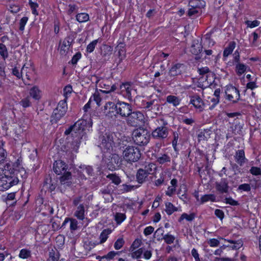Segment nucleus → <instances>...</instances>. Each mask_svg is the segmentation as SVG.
Segmentation results:
<instances>
[{
	"mask_svg": "<svg viewBox=\"0 0 261 261\" xmlns=\"http://www.w3.org/2000/svg\"><path fill=\"white\" fill-rule=\"evenodd\" d=\"M87 125V121L84 119H81L77 121L73 125V131H75L77 139H75L74 142L70 143L69 149L72 154L73 152L76 153L83 137L85 136V128Z\"/></svg>",
	"mask_w": 261,
	"mask_h": 261,
	"instance_id": "f257e3e1",
	"label": "nucleus"
},
{
	"mask_svg": "<svg viewBox=\"0 0 261 261\" xmlns=\"http://www.w3.org/2000/svg\"><path fill=\"white\" fill-rule=\"evenodd\" d=\"M150 134L147 129L139 127L133 132V139L139 146L147 145L150 140Z\"/></svg>",
	"mask_w": 261,
	"mask_h": 261,
	"instance_id": "f03ea898",
	"label": "nucleus"
},
{
	"mask_svg": "<svg viewBox=\"0 0 261 261\" xmlns=\"http://www.w3.org/2000/svg\"><path fill=\"white\" fill-rule=\"evenodd\" d=\"M123 156L128 162H137L141 158V153L139 148L136 146L125 145L123 147Z\"/></svg>",
	"mask_w": 261,
	"mask_h": 261,
	"instance_id": "7ed1b4c3",
	"label": "nucleus"
},
{
	"mask_svg": "<svg viewBox=\"0 0 261 261\" xmlns=\"http://www.w3.org/2000/svg\"><path fill=\"white\" fill-rule=\"evenodd\" d=\"M67 105L66 100L59 101L57 108L54 109L50 116V122L52 124H56L66 113Z\"/></svg>",
	"mask_w": 261,
	"mask_h": 261,
	"instance_id": "20e7f679",
	"label": "nucleus"
},
{
	"mask_svg": "<svg viewBox=\"0 0 261 261\" xmlns=\"http://www.w3.org/2000/svg\"><path fill=\"white\" fill-rule=\"evenodd\" d=\"M128 126L138 127L143 125L145 122V118L143 114L140 111H132L126 120Z\"/></svg>",
	"mask_w": 261,
	"mask_h": 261,
	"instance_id": "39448f33",
	"label": "nucleus"
},
{
	"mask_svg": "<svg viewBox=\"0 0 261 261\" xmlns=\"http://www.w3.org/2000/svg\"><path fill=\"white\" fill-rule=\"evenodd\" d=\"M19 181L18 175H3L0 178V191L8 190L13 186L16 185Z\"/></svg>",
	"mask_w": 261,
	"mask_h": 261,
	"instance_id": "423d86ee",
	"label": "nucleus"
},
{
	"mask_svg": "<svg viewBox=\"0 0 261 261\" xmlns=\"http://www.w3.org/2000/svg\"><path fill=\"white\" fill-rule=\"evenodd\" d=\"M19 165V160L13 165L9 163L0 162V175H18L19 171L14 167H18Z\"/></svg>",
	"mask_w": 261,
	"mask_h": 261,
	"instance_id": "0eeeda50",
	"label": "nucleus"
},
{
	"mask_svg": "<svg viewBox=\"0 0 261 261\" xmlns=\"http://www.w3.org/2000/svg\"><path fill=\"white\" fill-rule=\"evenodd\" d=\"M162 120L164 121L163 125L157 127L152 132L151 135L154 139L164 140L168 136L169 128L166 126L167 125V122Z\"/></svg>",
	"mask_w": 261,
	"mask_h": 261,
	"instance_id": "6e6552de",
	"label": "nucleus"
},
{
	"mask_svg": "<svg viewBox=\"0 0 261 261\" xmlns=\"http://www.w3.org/2000/svg\"><path fill=\"white\" fill-rule=\"evenodd\" d=\"M239 47L236 50L232 55V63L236 65V72L237 75H242L246 70L247 66L243 63H240V55L239 51Z\"/></svg>",
	"mask_w": 261,
	"mask_h": 261,
	"instance_id": "1a4fd4ad",
	"label": "nucleus"
},
{
	"mask_svg": "<svg viewBox=\"0 0 261 261\" xmlns=\"http://www.w3.org/2000/svg\"><path fill=\"white\" fill-rule=\"evenodd\" d=\"M116 109L117 110L118 116L122 118H126L133 111L132 106L125 102L118 101L116 103Z\"/></svg>",
	"mask_w": 261,
	"mask_h": 261,
	"instance_id": "9d476101",
	"label": "nucleus"
},
{
	"mask_svg": "<svg viewBox=\"0 0 261 261\" xmlns=\"http://www.w3.org/2000/svg\"><path fill=\"white\" fill-rule=\"evenodd\" d=\"M116 108V103L109 101L104 106L102 112L107 118L115 119L118 117V111Z\"/></svg>",
	"mask_w": 261,
	"mask_h": 261,
	"instance_id": "9b49d317",
	"label": "nucleus"
},
{
	"mask_svg": "<svg viewBox=\"0 0 261 261\" xmlns=\"http://www.w3.org/2000/svg\"><path fill=\"white\" fill-rule=\"evenodd\" d=\"M243 245V241L241 240L233 241L229 239V254L234 255L233 257H229V261H234L237 259L239 251Z\"/></svg>",
	"mask_w": 261,
	"mask_h": 261,
	"instance_id": "f8f14e48",
	"label": "nucleus"
},
{
	"mask_svg": "<svg viewBox=\"0 0 261 261\" xmlns=\"http://www.w3.org/2000/svg\"><path fill=\"white\" fill-rule=\"evenodd\" d=\"M99 140L101 142V147L110 149L112 147L113 143V134L110 132H107L99 137Z\"/></svg>",
	"mask_w": 261,
	"mask_h": 261,
	"instance_id": "ddd939ff",
	"label": "nucleus"
},
{
	"mask_svg": "<svg viewBox=\"0 0 261 261\" xmlns=\"http://www.w3.org/2000/svg\"><path fill=\"white\" fill-rule=\"evenodd\" d=\"M143 108L148 111H152L155 113L160 111L161 109L162 108L160 105L159 104L158 101L156 99H153L150 101L145 102L143 104Z\"/></svg>",
	"mask_w": 261,
	"mask_h": 261,
	"instance_id": "4468645a",
	"label": "nucleus"
},
{
	"mask_svg": "<svg viewBox=\"0 0 261 261\" xmlns=\"http://www.w3.org/2000/svg\"><path fill=\"white\" fill-rule=\"evenodd\" d=\"M74 37L72 35L67 36L63 40L60 53L62 55H65L68 52L69 47L71 45L74 41Z\"/></svg>",
	"mask_w": 261,
	"mask_h": 261,
	"instance_id": "2eb2a0df",
	"label": "nucleus"
},
{
	"mask_svg": "<svg viewBox=\"0 0 261 261\" xmlns=\"http://www.w3.org/2000/svg\"><path fill=\"white\" fill-rule=\"evenodd\" d=\"M190 97V103L192 104L195 108L198 110L199 112L203 111L204 103L200 97L198 95H194Z\"/></svg>",
	"mask_w": 261,
	"mask_h": 261,
	"instance_id": "dca6fc26",
	"label": "nucleus"
},
{
	"mask_svg": "<svg viewBox=\"0 0 261 261\" xmlns=\"http://www.w3.org/2000/svg\"><path fill=\"white\" fill-rule=\"evenodd\" d=\"M229 118H233L236 116L237 117V118L234 119L231 123L232 125L230 126L229 127H230L233 130L240 129V128L242 127V124L240 122L241 120L239 118V117L242 116L241 113L239 112L229 113Z\"/></svg>",
	"mask_w": 261,
	"mask_h": 261,
	"instance_id": "f3484780",
	"label": "nucleus"
},
{
	"mask_svg": "<svg viewBox=\"0 0 261 261\" xmlns=\"http://www.w3.org/2000/svg\"><path fill=\"white\" fill-rule=\"evenodd\" d=\"M67 165L61 160L56 161L54 164L53 170L58 175H62L63 173H65L67 171Z\"/></svg>",
	"mask_w": 261,
	"mask_h": 261,
	"instance_id": "a211bd4d",
	"label": "nucleus"
},
{
	"mask_svg": "<svg viewBox=\"0 0 261 261\" xmlns=\"http://www.w3.org/2000/svg\"><path fill=\"white\" fill-rule=\"evenodd\" d=\"M234 160L240 166H242L248 160L245 157V153L244 149H239L236 151L234 155Z\"/></svg>",
	"mask_w": 261,
	"mask_h": 261,
	"instance_id": "6ab92c4d",
	"label": "nucleus"
},
{
	"mask_svg": "<svg viewBox=\"0 0 261 261\" xmlns=\"http://www.w3.org/2000/svg\"><path fill=\"white\" fill-rule=\"evenodd\" d=\"M240 94L239 90L229 84V101H232L233 103L237 102L240 99Z\"/></svg>",
	"mask_w": 261,
	"mask_h": 261,
	"instance_id": "aec40b11",
	"label": "nucleus"
},
{
	"mask_svg": "<svg viewBox=\"0 0 261 261\" xmlns=\"http://www.w3.org/2000/svg\"><path fill=\"white\" fill-rule=\"evenodd\" d=\"M228 180L227 178H222L220 182L216 183V189L220 193L227 192L228 190Z\"/></svg>",
	"mask_w": 261,
	"mask_h": 261,
	"instance_id": "412c9836",
	"label": "nucleus"
},
{
	"mask_svg": "<svg viewBox=\"0 0 261 261\" xmlns=\"http://www.w3.org/2000/svg\"><path fill=\"white\" fill-rule=\"evenodd\" d=\"M121 162V160L118 154H113L108 166H110V168H112V169H115L119 167Z\"/></svg>",
	"mask_w": 261,
	"mask_h": 261,
	"instance_id": "4be33fe9",
	"label": "nucleus"
},
{
	"mask_svg": "<svg viewBox=\"0 0 261 261\" xmlns=\"http://www.w3.org/2000/svg\"><path fill=\"white\" fill-rule=\"evenodd\" d=\"M62 174L63 175L60 178L61 185L65 186H70L72 184V176L71 173L68 171H66L65 173H63Z\"/></svg>",
	"mask_w": 261,
	"mask_h": 261,
	"instance_id": "5701e85b",
	"label": "nucleus"
},
{
	"mask_svg": "<svg viewBox=\"0 0 261 261\" xmlns=\"http://www.w3.org/2000/svg\"><path fill=\"white\" fill-rule=\"evenodd\" d=\"M118 85V84L117 85L113 84L112 86H111L108 81H103L100 83L101 87L104 89L102 91L105 93H109L114 91L117 89Z\"/></svg>",
	"mask_w": 261,
	"mask_h": 261,
	"instance_id": "b1692460",
	"label": "nucleus"
},
{
	"mask_svg": "<svg viewBox=\"0 0 261 261\" xmlns=\"http://www.w3.org/2000/svg\"><path fill=\"white\" fill-rule=\"evenodd\" d=\"M202 50V46L201 44L198 43V40H194L190 48L191 53L196 55V57H199L198 55L199 54H201Z\"/></svg>",
	"mask_w": 261,
	"mask_h": 261,
	"instance_id": "393cba45",
	"label": "nucleus"
},
{
	"mask_svg": "<svg viewBox=\"0 0 261 261\" xmlns=\"http://www.w3.org/2000/svg\"><path fill=\"white\" fill-rule=\"evenodd\" d=\"M215 74L213 71L209 72V74L204 78L205 83V87L212 86L213 85H216L215 83Z\"/></svg>",
	"mask_w": 261,
	"mask_h": 261,
	"instance_id": "a878e982",
	"label": "nucleus"
},
{
	"mask_svg": "<svg viewBox=\"0 0 261 261\" xmlns=\"http://www.w3.org/2000/svg\"><path fill=\"white\" fill-rule=\"evenodd\" d=\"M148 176L143 169H139L136 174L137 180L139 184H143L146 181Z\"/></svg>",
	"mask_w": 261,
	"mask_h": 261,
	"instance_id": "bb28decb",
	"label": "nucleus"
},
{
	"mask_svg": "<svg viewBox=\"0 0 261 261\" xmlns=\"http://www.w3.org/2000/svg\"><path fill=\"white\" fill-rule=\"evenodd\" d=\"M74 216L79 220L85 219V207L83 204L79 205L74 213Z\"/></svg>",
	"mask_w": 261,
	"mask_h": 261,
	"instance_id": "cd10ccee",
	"label": "nucleus"
},
{
	"mask_svg": "<svg viewBox=\"0 0 261 261\" xmlns=\"http://www.w3.org/2000/svg\"><path fill=\"white\" fill-rule=\"evenodd\" d=\"M182 65V64L178 63L173 66L169 70V75L171 76H175L181 74V70H180V67Z\"/></svg>",
	"mask_w": 261,
	"mask_h": 261,
	"instance_id": "c85d7f7f",
	"label": "nucleus"
},
{
	"mask_svg": "<svg viewBox=\"0 0 261 261\" xmlns=\"http://www.w3.org/2000/svg\"><path fill=\"white\" fill-rule=\"evenodd\" d=\"M189 6L192 8L201 9L205 6V2L203 0H190Z\"/></svg>",
	"mask_w": 261,
	"mask_h": 261,
	"instance_id": "c756f323",
	"label": "nucleus"
},
{
	"mask_svg": "<svg viewBox=\"0 0 261 261\" xmlns=\"http://www.w3.org/2000/svg\"><path fill=\"white\" fill-rule=\"evenodd\" d=\"M181 99L174 95H168L166 98V101L169 103L172 104L174 107L178 106Z\"/></svg>",
	"mask_w": 261,
	"mask_h": 261,
	"instance_id": "7c9ffc66",
	"label": "nucleus"
},
{
	"mask_svg": "<svg viewBox=\"0 0 261 261\" xmlns=\"http://www.w3.org/2000/svg\"><path fill=\"white\" fill-rule=\"evenodd\" d=\"M36 100H38L41 97L40 91L38 87L34 86L30 91V96Z\"/></svg>",
	"mask_w": 261,
	"mask_h": 261,
	"instance_id": "2f4dec72",
	"label": "nucleus"
},
{
	"mask_svg": "<svg viewBox=\"0 0 261 261\" xmlns=\"http://www.w3.org/2000/svg\"><path fill=\"white\" fill-rule=\"evenodd\" d=\"M156 166L153 163H149L144 167L143 171L148 175L149 174H153L156 170Z\"/></svg>",
	"mask_w": 261,
	"mask_h": 261,
	"instance_id": "473e14b6",
	"label": "nucleus"
},
{
	"mask_svg": "<svg viewBox=\"0 0 261 261\" xmlns=\"http://www.w3.org/2000/svg\"><path fill=\"white\" fill-rule=\"evenodd\" d=\"M165 211L168 215H171L174 212L178 211V208L170 202H166L165 203Z\"/></svg>",
	"mask_w": 261,
	"mask_h": 261,
	"instance_id": "72a5a7b5",
	"label": "nucleus"
},
{
	"mask_svg": "<svg viewBox=\"0 0 261 261\" xmlns=\"http://www.w3.org/2000/svg\"><path fill=\"white\" fill-rule=\"evenodd\" d=\"M113 186L111 184H109L104 188L100 190V193L103 195V197L106 196H111L113 192Z\"/></svg>",
	"mask_w": 261,
	"mask_h": 261,
	"instance_id": "f704fd0d",
	"label": "nucleus"
},
{
	"mask_svg": "<svg viewBox=\"0 0 261 261\" xmlns=\"http://www.w3.org/2000/svg\"><path fill=\"white\" fill-rule=\"evenodd\" d=\"M198 71L200 75H201L199 80L204 82V78L209 74V72H211L212 71H211L207 67H204L199 68Z\"/></svg>",
	"mask_w": 261,
	"mask_h": 261,
	"instance_id": "c9c22d12",
	"label": "nucleus"
},
{
	"mask_svg": "<svg viewBox=\"0 0 261 261\" xmlns=\"http://www.w3.org/2000/svg\"><path fill=\"white\" fill-rule=\"evenodd\" d=\"M112 232V230L110 229H105L100 233V244H102L105 242L108 237V235Z\"/></svg>",
	"mask_w": 261,
	"mask_h": 261,
	"instance_id": "e433bc0d",
	"label": "nucleus"
},
{
	"mask_svg": "<svg viewBox=\"0 0 261 261\" xmlns=\"http://www.w3.org/2000/svg\"><path fill=\"white\" fill-rule=\"evenodd\" d=\"M171 161L170 157L166 154L158 155L156 157V161L160 164H163Z\"/></svg>",
	"mask_w": 261,
	"mask_h": 261,
	"instance_id": "4c0bfd02",
	"label": "nucleus"
},
{
	"mask_svg": "<svg viewBox=\"0 0 261 261\" xmlns=\"http://www.w3.org/2000/svg\"><path fill=\"white\" fill-rule=\"evenodd\" d=\"M19 257L22 259H27L31 257V250L27 249H22L20 250L19 254Z\"/></svg>",
	"mask_w": 261,
	"mask_h": 261,
	"instance_id": "58836bf2",
	"label": "nucleus"
},
{
	"mask_svg": "<svg viewBox=\"0 0 261 261\" xmlns=\"http://www.w3.org/2000/svg\"><path fill=\"white\" fill-rule=\"evenodd\" d=\"M51 182V178H46V180L44 181L43 184V187H45L47 189H48L50 192L53 191L55 190L56 185V184L54 183H50Z\"/></svg>",
	"mask_w": 261,
	"mask_h": 261,
	"instance_id": "ea45409f",
	"label": "nucleus"
},
{
	"mask_svg": "<svg viewBox=\"0 0 261 261\" xmlns=\"http://www.w3.org/2000/svg\"><path fill=\"white\" fill-rule=\"evenodd\" d=\"M107 178L112 180V182L116 185H118L121 182L120 177L116 174H109L107 175Z\"/></svg>",
	"mask_w": 261,
	"mask_h": 261,
	"instance_id": "a19ab883",
	"label": "nucleus"
},
{
	"mask_svg": "<svg viewBox=\"0 0 261 261\" xmlns=\"http://www.w3.org/2000/svg\"><path fill=\"white\" fill-rule=\"evenodd\" d=\"M89 18L88 14L85 13L78 14L76 16V19L79 22H86L89 20Z\"/></svg>",
	"mask_w": 261,
	"mask_h": 261,
	"instance_id": "79ce46f5",
	"label": "nucleus"
},
{
	"mask_svg": "<svg viewBox=\"0 0 261 261\" xmlns=\"http://www.w3.org/2000/svg\"><path fill=\"white\" fill-rule=\"evenodd\" d=\"M0 55L5 60L8 57V52L5 45L0 43Z\"/></svg>",
	"mask_w": 261,
	"mask_h": 261,
	"instance_id": "37998d69",
	"label": "nucleus"
},
{
	"mask_svg": "<svg viewBox=\"0 0 261 261\" xmlns=\"http://www.w3.org/2000/svg\"><path fill=\"white\" fill-rule=\"evenodd\" d=\"M215 196L213 194H206L202 196L201 198V203H203L205 202L211 201H215Z\"/></svg>",
	"mask_w": 261,
	"mask_h": 261,
	"instance_id": "c03bdc74",
	"label": "nucleus"
},
{
	"mask_svg": "<svg viewBox=\"0 0 261 261\" xmlns=\"http://www.w3.org/2000/svg\"><path fill=\"white\" fill-rule=\"evenodd\" d=\"M195 216V215L194 213H192L190 215H188L186 213H183L179 218L178 221L180 222L185 219L188 221H192L194 219Z\"/></svg>",
	"mask_w": 261,
	"mask_h": 261,
	"instance_id": "a18cd8bd",
	"label": "nucleus"
},
{
	"mask_svg": "<svg viewBox=\"0 0 261 261\" xmlns=\"http://www.w3.org/2000/svg\"><path fill=\"white\" fill-rule=\"evenodd\" d=\"M19 104L24 108L29 107L31 106L30 101V97L28 96L27 97L22 99L19 101Z\"/></svg>",
	"mask_w": 261,
	"mask_h": 261,
	"instance_id": "49530a36",
	"label": "nucleus"
},
{
	"mask_svg": "<svg viewBox=\"0 0 261 261\" xmlns=\"http://www.w3.org/2000/svg\"><path fill=\"white\" fill-rule=\"evenodd\" d=\"M261 27L258 28V29H256L254 32H253L251 35L253 36V40H252V44H255L257 39L259 37V34L261 33Z\"/></svg>",
	"mask_w": 261,
	"mask_h": 261,
	"instance_id": "de8ad7c7",
	"label": "nucleus"
},
{
	"mask_svg": "<svg viewBox=\"0 0 261 261\" xmlns=\"http://www.w3.org/2000/svg\"><path fill=\"white\" fill-rule=\"evenodd\" d=\"M162 238L163 240H164L165 242L167 244H172L175 239V237L173 236L170 234L169 233L164 235V236Z\"/></svg>",
	"mask_w": 261,
	"mask_h": 261,
	"instance_id": "09e8293b",
	"label": "nucleus"
},
{
	"mask_svg": "<svg viewBox=\"0 0 261 261\" xmlns=\"http://www.w3.org/2000/svg\"><path fill=\"white\" fill-rule=\"evenodd\" d=\"M173 140L172 141V146L175 151H178V149L177 148V145L178 142V140L179 139V135L176 132H174L173 133Z\"/></svg>",
	"mask_w": 261,
	"mask_h": 261,
	"instance_id": "8fccbe9b",
	"label": "nucleus"
},
{
	"mask_svg": "<svg viewBox=\"0 0 261 261\" xmlns=\"http://www.w3.org/2000/svg\"><path fill=\"white\" fill-rule=\"evenodd\" d=\"M65 135H68L69 134L71 135L72 137H73V141L72 142L75 141V139H77V136L76 134L75 131H73V125L70 126L67 129H66L64 133Z\"/></svg>",
	"mask_w": 261,
	"mask_h": 261,
	"instance_id": "3c124183",
	"label": "nucleus"
},
{
	"mask_svg": "<svg viewBox=\"0 0 261 261\" xmlns=\"http://www.w3.org/2000/svg\"><path fill=\"white\" fill-rule=\"evenodd\" d=\"M126 218L125 214L117 213L115 215V220L118 224L121 223Z\"/></svg>",
	"mask_w": 261,
	"mask_h": 261,
	"instance_id": "603ef678",
	"label": "nucleus"
},
{
	"mask_svg": "<svg viewBox=\"0 0 261 261\" xmlns=\"http://www.w3.org/2000/svg\"><path fill=\"white\" fill-rule=\"evenodd\" d=\"M250 173L254 176L261 175V169L258 167L252 166L250 169Z\"/></svg>",
	"mask_w": 261,
	"mask_h": 261,
	"instance_id": "864d4df0",
	"label": "nucleus"
},
{
	"mask_svg": "<svg viewBox=\"0 0 261 261\" xmlns=\"http://www.w3.org/2000/svg\"><path fill=\"white\" fill-rule=\"evenodd\" d=\"M260 24V21L257 20H254L253 21L247 20L246 21V24L247 27L250 28H254L258 27Z\"/></svg>",
	"mask_w": 261,
	"mask_h": 261,
	"instance_id": "5fc2aeb1",
	"label": "nucleus"
},
{
	"mask_svg": "<svg viewBox=\"0 0 261 261\" xmlns=\"http://www.w3.org/2000/svg\"><path fill=\"white\" fill-rule=\"evenodd\" d=\"M70 229L72 232L76 230L78 228L77 221L76 219L70 218Z\"/></svg>",
	"mask_w": 261,
	"mask_h": 261,
	"instance_id": "6e6d98bb",
	"label": "nucleus"
},
{
	"mask_svg": "<svg viewBox=\"0 0 261 261\" xmlns=\"http://www.w3.org/2000/svg\"><path fill=\"white\" fill-rule=\"evenodd\" d=\"M28 20V17H22L19 22V30L23 32L24 29V27Z\"/></svg>",
	"mask_w": 261,
	"mask_h": 261,
	"instance_id": "4d7b16f0",
	"label": "nucleus"
},
{
	"mask_svg": "<svg viewBox=\"0 0 261 261\" xmlns=\"http://www.w3.org/2000/svg\"><path fill=\"white\" fill-rule=\"evenodd\" d=\"M97 42L98 40H95L89 43L87 47V51L88 53H92L94 50Z\"/></svg>",
	"mask_w": 261,
	"mask_h": 261,
	"instance_id": "13d9d810",
	"label": "nucleus"
},
{
	"mask_svg": "<svg viewBox=\"0 0 261 261\" xmlns=\"http://www.w3.org/2000/svg\"><path fill=\"white\" fill-rule=\"evenodd\" d=\"M238 190L241 191L249 192L251 190V187L249 184H243L239 186Z\"/></svg>",
	"mask_w": 261,
	"mask_h": 261,
	"instance_id": "bf43d9fd",
	"label": "nucleus"
},
{
	"mask_svg": "<svg viewBox=\"0 0 261 261\" xmlns=\"http://www.w3.org/2000/svg\"><path fill=\"white\" fill-rule=\"evenodd\" d=\"M124 241L122 238H119L114 244V248L116 250L120 249L124 245Z\"/></svg>",
	"mask_w": 261,
	"mask_h": 261,
	"instance_id": "052dcab7",
	"label": "nucleus"
},
{
	"mask_svg": "<svg viewBox=\"0 0 261 261\" xmlns=\"http://www.w3.org/2000/svg\"><path fill=\"white\" fill-rule=\"evenodd\" d=\"M143 252L142 248H140L138 250L134 251L131 254V256L133 258H139Z\"/></svg>",
	"mask_w": 261,
	"mask_h": 261,
	"instance_id": "680f3d73",
	"label": "nucleus"
},
{
	"mask_svg": "<svg viewBox=\"0 0 261 261\" xmlns=\"http://www.w3.org/2000/svg\"><path fill=\"white\" fill-rule=\"evenodd\" d=\"M198 9H199L191 7L188 11V16L190 17H194L196 16V15L199 12Z\"/></svg>",
	"mask_w": 261,
	"mask_h": 261,
	"instance_id": "e2e57ef3",
	"label": "nucleus"
},
{
	"mask_svg": "<svg viewBox=\"0 0 261 261\" xmlns=\"http://www.w3.org/2000/svg\"><path fill=\"white\" fill-rule=\"evenodd\" d=\"M29 5L32 9L33 14L37 15L38 12L36 9L38 7V5L36 3L33 2L31 0L29 1Z\"/></svg>",
	"mask_w": 261,
	"mask_h": 261,
	"instance_id": "0e129e2a",
	"label": "nucleus"
},
{
	"mask_svg": "<svg viewBox=\"0 0 261 261\" xmlns=\"http://www.w3.org/2000/svg\"><path fill=\"white\" fill-rule=\"evenodd\" d=\"M212 132V131L209 129H204L203 131L201 132L198 135V137L199 138H208L210 135V133Z\"/></svg>",
	"mask_w": 261,
	"mask_h": 261,
	"instance_id": "69168bd1",
	"label": "nucleus"
},
{
	"mask_svg": "<svg viewBox=\"0 0 261 261\" xmlns=\"http://www.w3.org/2000/svg\"><path fill=\"white\" fill-rule=\"evenodd\" d=\"M8 10L12 13H16L20 11V7L18 5H16L15 4H11V5H10Z\"/></svg>",
	"mask_w": 261,
	"mask_h": 261,
	"instance_id": "338daca9",
	"label": "nucleus"
},
{
	"mask_svg": "<svg viewBox=\"0 0 261 261\" xmlns=\"http://www.w3.org/2000/svg\"><path fill=\"white\" fill-rule=\"evenodd\" d=\"M164 233V230L162 228H159L155 232L154 235L158 237V240L160 241L161 240L163 239V237L164 236L163 235Z\"/></svg>",
	"mask_w": 261,
	"mask_h": 261,
	"instance_id": "774afa93",
	"label": "nucleus"
}]
</instances>
